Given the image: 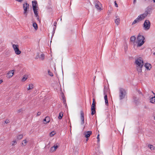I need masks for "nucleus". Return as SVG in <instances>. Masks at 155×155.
<instances>
[{"mask_svg": "<svg viewBox=\"0 0 155 155\" xmlns=\"http://www.w3.org/2000/svg\"><path fill=\"white\" fill-rule=\"evenodd\" d=\"M135 64L136 65L137 69L139 72H141L142 68L144 64L143 61L141 57H139L135 60Z\"/></svg>", "mask_w": 155, "mask_h": 155, "instance_id": "nucleus-1", "label": "nucleus"}, {"mask_svg": "<svg viewBox=\"0 0 155 155\" xmlns=\"http://www.w3.org/2000/svg\"><path fill=\"white\" fill-rule=\"evenodd\" d=\"M145 38L144 37L139 33L137 37V47H140L142 46L144 43Z\"/></svg>", "mask_w": 155, "mask_h": 155, "instance_id": "nucleus-2", "label": "nucleus"}, {"mask_svg": "<svg viewBox=\"0 0 155 155\" xmlns=\"http://www.w3.org/2000/svg\"><path fill=\"white\" fill-rule=\"evenodd\" d=\"M126 91L124 88H120L119 89V97L120 100H121L125 97L127 94Z\"/></svg>", "mask_w": 155, "mask_h": 155, "instance_id": "nucleus-3", "label": "nucleus"}, {"mask_svg": "<svg viewBox=\"0 0 155 155\" xmlns=\"http://www.w3.org/2000/svg\"><path fill=\"white\" fill-rule=\"evenodd\" d=\"M151 10V8L149 7H148L145 10L144 13L143 14H141L139 15L140 16L141 18L143 19L146 17L147 15L149 13V12Z\"/></svg>", "mask_w": 155, "mask_h": 155, "instance_id": "nucleus-4", "label": "nucleus"}, {"mask_svg": "<svg viewBox=\"0 0 155 155\" xmlns=\"http://www.w3.org/2000/svg\"><path fill=\"white\" fill-rule=\"evenodd\" d=\"M140 97L138 96L137 94H134L133 96L134 102L137 104H138L139 103Z\"/></svg>", "mask_w": 155, "mask_h": 155, "instance_id": "nucleus-5", "label": "nucleus"}, {"mask_svg": "<svg viewBox=\"0 0 155 155\" xmlns=\"http://www.w3.org/2000/svg\"><path fill=\"white\" fill-rule=\"evenodd\" d=\"M23 8L24 10L23 14L26 17L27 15V10L29 8V5L28 4L26 3L23 4Z\"/></svg>", "mask_w": 155, "mask_h": 155, "instance_id": "nucleus-6", "label": "nucleus"}, {"mask_svg": "<svg viewBox=\"0 0 155 155\" xmlns=\"http://www.w3.org/2000/svg\"><path fill=\"white\" fill-rule=\"evenodd\" d=\"M18 47V45H17L13 44L12 45V47L15 51V53L17 55L21 53V51L19 50Z\"/></svg>", "mask_w": 155, "mask_h": 155, "instance_id": "nucleus-7", "label": "nucleus"}, {"mask_svg": "<svg viewBox=\"0 0 155 155\" xmlns=\"http://www.w3.org/2000/svg\"><path fill=\"white\" fill-rule=\"evenodd\" d=\"M150 22L148 20H146L143 24L144 27L146 29H149L150 28Z\"/></svg>", "mask_w": 155, "mask_h": 155, "instance_id": "nucleus-8", "label": "nucleus"}, {"mask_svg": "<svg viewBox=\"0 0 155 155\" xmlns=\"http://www.w3.org/2000/svg\"><path fill=\"white\" fill-rule=\"evenodd\" d=\"M33 9L34 11L35 16L37 18V19L38 20H39V16L38 15V12L37 11L38 9L37 8H35L34 6H33Z\"/></svg>", "mask_w": 155, "mask_h": 155, "instance_id": "nucleus-9", "label": "nucleus"}, {"mask_svg": "<svg viewBox=\"0 0 155 155\" xmlns=\"http://www.w3.org/2000/svg\"><path fill=\"white\" fill-rule=\"evenodd\" d=\"M95 8L99 10H101V9L100 7V5L101 4L100 2L98 0H96L94 2Z\"/></svg>", "mask_w": 155, "mask_h": 155, "instance_id": "nucleus-10", "label": "nucleus"}, {"mask_svg": "<svg viewBox=\"0 0 155 155\" xmlns=\"http://www.w3.org/2000/svg\"><path fill=\"white\" fill-rule=\"evenodd\" d=\"M92 134V132L91 131H85L84 133V137L86 138H89Z\"/></svg>", "mask_w": 155, "mask_h": 155, "instance_id": "nucleus-11", "label": "nucleus"}, {"mask_svg": "<svg viewBox=\"0 0 155 155\" xmlns=\"http://www.w3.org/2000/svg\"><path fill=\"white\" fill-rule=\"evenodd\" d=\"M80 113L81 119V124H83L84 123V114L82 110L81 111Z\"/></svg>", "mask_w": 155, "mask_h": 155, "instance_id": "nucleus-12", "label": "nucleus"}, {"mask_svg": "<svg viewBox=\"0 0 155 155\" xmlns=\"http://www.w3.org/2000/svg\"><path fill=\"white\" fill-rule=\"evenodd\" d=\"M143 19L141 18L140 16L139 15L138 17L133 21L132 23V25H133L137 23L139 21L142 20Z\"/></svg>", "mask_w": 155, "mask_h": 155, "instance_id": "nucleus-13", "label": "nucleus"}, {"mask_svg": "<svg viewBox=\"0 0 155 155\" xmlns=\"http://www.w3.org/2000/svg\"><path fill=\"white\" fill-rule=\"evenodd\" d=\"M59 144L58 143H56L53 146L51 147V152H53L55 151L57 148L59 147Z\"/></svg>", "mask_w": 155, "mask_h": 155, "instance_id": "nucleus-14", "label": "nucleus"}, {"mask_svg": "<svg viewBox=\"0 0 155 155\" xmlns=\"http://www.w3.org/2000/svg\"><path fill=\"white\" fill-rule=\"evenodd\" d=\"M14 70H11L10 71L7 73V74L8 75V76H7V77L10 78L12 77L14 74Z\"/></svg>", "mask_w": 155, "mask_h": 155, "instance_id": "nucleus-15", "label": "nucleus"}, {"mask_svg": "<svg viewBox=\"0 0 155 155\" xmlns=\"http://www.w3.org/2000/svg\"><path fill=\"white\" fill-rule=\"evenodd\" d=\"M144 66L148 70H150L152 68L151 64L149 63H146L144 64Z\"/></svg>", "mask_w": 155, "mask_h": 155, "instance_id": "nucleus-16", "label": "nucleus"}, {"mask_svg": "<svg viewBox=\"0 0 155 155\" xmlns=\"http://www.w3.org/2000/svg\"><path fill=\"white\" fill-rule=\"evenodd\" d=\"M104 94L105 95L104 98L105 101V103L106 105L107 106L108 105V101L107 100V95L105 94L104 91Z\"/></svg>", "mask_w": 155, "mask_h": 155, "instance_id": "nucleus-17", "label": "nucleus"}, {"mask_svg": "<svg viewBox=\"0 0 155 155\" xmlns=\"http://www.w3.org/2000/svg\"><path fill=\"white\" fill-rule=\"evenodd\" d=\"M43 121L45 122H44L45 124H46L49 123L50 121V118L49 117H46L45 119L43 120Z\"/></svg>", "mask_w": 155, "mask_h": 155, "instance_id": "nucleus-18", "label": "nucleus"}, {"mask_svg": "<svg viewBox=\"0 0 155 155\" xmlns=\"http://www.w3.org/2000/svg\"><path fill=\"white\" fill-rule=\"evenodd\" d=\"M91 114L92 115H94L96 113L95 107H91Z\"/></svg>", "mask_w": 155, "mask_h": 155, "instance_id": "nucleus-19", "label": "nucleus"}, {"mask_svg": "<svg viewBox=\"0 0 155 155\" xmlns=\"http://www.w3.org/2000/svg\"><path fill=\"white\" fill-rule=\"evenodd\" d=\"M150 102L153 104H155V96L152 97L150 99Z\"/></svg>", "mask_w": 155, "mask_h": 155, "instance_id": "nucleus-20", "label": "nucleus"}, {"mask_svg": "<svg viewBox=\"0 0 155 155\" xmlns=\"http://www.w3.org/2000/svg\"><path fill=\"white\" fill-rule=\"evenodd\" d=\"M37 4V2L36 1H32V8H33V6L35 7V8H37V7L36 6V5Z\"/></svg>", "mask_w": 155, "mask_h": 155, "instance_id": "nucleus-21", "label": "nucleus"}, {"mask_svg": "<svg viewBox=\"0 0 155 155\" xmlns=\"http://www.w3.org/2000/svg\"><path fill=\"white\" fill-rule=\"evenodd\" d=\"M148 147L151 150H155V147L152 145L149 144L148 145Z\"/></svg>", "mask_w": 155, "mask_h": 155, "instance_id": "nucleus-22", "label": "nucleus"}, {"mask_svg": "<svg viewBox=\"0 0 155 155\" xmlns=\"http://www.w3.org/2000/svg\"><path fill=\"white\" fill-rule=\"evenodd\" d=\"M102 153V152L99 149H98L96 152V153L97 155H101Z\"/></svg>", "mask_w": 155, "mask_h": 155, "instance_id": "nucleus-23", "label": "nucleus"}, {"mask_svg": "<svg viewBox=\"0 0 155 155\" xmlns=\"http://www.w3.org/2000/svg\"><path fill=\"white\" fill-rule=\"evenodd\" d=\"M23 142H24V143L22 142L21 143V145L23 146H25L27 143V141L26 140H23Z\"/></svg>", "mask_w": 155, "mask_h": 155, "instance_id": "nucleus-24", "label": "nucleus"}, {"mask_svg": "<svg viewBox=\"0 0 155 155\" xmlns=\"http://www.w3.org/2000/svg\"><path fill=\"white\" fill-rule=\"evenodd\" d=\"M96 102H95V99L93 98V103L91 105V107H96Z\"/></svg>", "mask_w": 155, "mask_h": 155, "instance_id": "nucleus-25", "label": "nucleus"}, {"mask_svg": "<svg viewBox=\"0 0 155 155\" xmlns=\"http://www.w3.org/2000/svg\"><path fill=\"white\" fill-rule=\"evenodd\" d=\"M23 137V135L22 134H20L17 136V139L18 140L21 139Z\"/></svg>", "mask_w": 155, "mask_h": 155, "instance_id": "nucleus-26", "label": "nucleus"}, {"mask_svg": "<svg viewBox=\"0 0 155 155\" xmlns=\"http://www.w3.org/2000/svg\"><path fill=\"white\" fill-rule=\"evenodd\" d=\"M136 38L134 36H132L130 38V41L132 42H134Z\"/></svg>", "mask_w": 155, "mask_h": 155, "instance_id": "nucleus-27", "label": "nucleus"}, {"mask_svg": "<svg viewBox=\"0 0 155 155\" xmlns=\"http://www.w3.org/2000/svg\"><path fill=\"white\" fill-rule=\"evenodd\" d=\"M33 85L32 84H30L29 85L28 88V90L31 89L33 88Z\"/></svg>", "mask_w": 155, "mask_h": 155, "instance_id": "nucleus-28", "label": "nucleus"}, {"mask_svg": "<svg viewBox=\"0 0 155 155\" xmlns=\"http://www.w3.org/2000/svg\"><path fill=\"white\" fill-rule=\"evenodd\" d=\"M137 93L136 94H137L138 96L140 97V95L143 96V94L140 91L137 89Z\"/></svg>", "mask_w": 155, "mask_h": 155, "instance_id": "nucleus-29", "label": "nucleus"}, {"mask_svg": "<svg viewBox=\"0 0 155 155\" xmlns=\"http://www.w3.org/2000/svg\"><path fill=\"white\" fill-rule=\"evenodd\" d=\"M63 116V113L61 112L59 113V116L58 117V118L59 119H61Z\"/></svg>", "mask_w": 155, "mask_h": 155, "instance_id": "nucleus-30", "label": "nucleus"}, {"mask_svg": "<svg viewBox=\"0 0 155 155\" xmlns=\"http://www.w3.org/2000/svg\"><path fill=\"white\" fill-rule=\"evenodd\" d=\"M120 20L119 18H117L115 20V22L116 24L117 25H118V24L120 23Z\"/></svg>", "mask_w": 155, "mask_h": 155, "instance_id": "nucleus-31", "label": "nucleus"}, {"mask_svg": "<svg viewBox=\"0 0 155 155\" xmlns=\"http://www.w3.org/2000/svg\"><path fill=\"white\" fill-rule=\"evenodd\" d=\"M55 134L56 133L55 131H53L50 133L49 135L51 137H52L54 136Z\"/></svg>", "mask_w": 155, "mask_h": 155, "instance_id": "nucleus-32", "label": "nucleus"}, {"mask_svg": "<svg viewBox=\"0 0 155 155\" xmlns=\"http://www.w3.org/2000/svg\"><path fill=\"white\" fill-rule=\"evenodd\" d=\"M33 26L35 29H37L38 25L36 23H33Z\"/></svg>", "mask_w": 155, "mask_h": 155, "instance_id": "nucleus-33", "label": "nucleus"}, {"mask_svg": "<svg viewBox=\"0 0 155 155\" xmlns=\"http://www.w3.org/2000/svg\"><path fill=\"white\" fill-rule=\"evenodd\" d=\"M45 55L43 54H42L40 55V58L42 60H43L44 58Z\"/></svg>", "mask_w": 155, "mask_h": 155, "instance_id": "nucleus-34", "label": "nucleus"}, {"mask_svg": "<svg viewBox=\"0 0 155 155\" xmlns=\"http://www.w3.org/2000/svg\"><path fill=\"white\" fill-rule=\"evenodd\" d=\"M17 143V142L16 140H13L12 142V146H13L14 144Z\"/></svg>", "mask_w": 155, "mask_h": 155, "instance_id": "nucleus-35", "label": "nucleus"}, {"mask_svg": "<svg viewBox=\"0 0 155 155\" xmlns=\"http://www.w3.org/2000/svg\"><path fill=\"white\" fill-rule=\"evenodd\" d=\"M48 72L50 76H53V74L49 70H48Z\"/></svg>", "mask_w": 155, "mask_h": 155, "instance_id": "nucleus-36", "label": "nucleus"}, {"mask_svg": "<svg viewBox=\"0 0 155 155\" xmlns=\"http://www.w3.org/2000/svg\"><path fill=\"white\" fill-rule=\"evenodd\" d=\"M57 22H55L54 23V27L53 28V29H55L56 28V26L57 25Z\"/></svg>", "mask_w": 155, "mask_h": 155, "instance_id": "nucleus-37", "label": "nucleus"}, {"mask_svg": "<svg viewBox=\"0 0 155 155\" xmlns=\"http://www.w3.org/2000/svg\"><path fill=\"white\" fill-rule=\"evenodd\" d=\"M10 120L8 119H6V120L5 121V123L6 124L10 123Z\"/></svg>", "mask_w": 155, "mask_h": 155, "instance_id": "nucleus-38", "label": "nucleus"}, {"mask_svg": "<svg viewBox=\"0 0 155 155\" xmlns=\"http://www.w3.org/2000/svg\"><path fill=\"white\" fill-rule=\"evenodd\" d=\"M27 78L26 77H24L22 79V81L23 82L25 81L27 79Z\"/></svg>", "mask_w": 155, "mask_h": 155, "instance_id": "nucleus-39", "label": "nucleus"}, {"mask_svg": "<svg viewBox=\"0 0 155 155\" xmlns=\"http://www.w3.org/2000/svg\"><path fill=\"white\" fill-rule=\"evenodd\" d=\"M55 30H53L52 32L51 33V38H52L54 35V34L55 32Z\"/></svg>", "mask_w": 155, "mask_h": 155, "instance_id": "nucleus-40", "label": "nucleus"}, {"mask_svg": "<svg viewBox=\"0 0 155 155\" xmlns=\"http://www.w3.org/2000/svg\"><path fill=\"white\" fill-rule=\"evenodd\" d=\"M22 111H23V110H22V109L21 108V109H19L18 110L17 112H18V113H20L22 112Z\"/></svg>", "mask_w": 155, "mask_h": 155, "instance_id": "nucleus-41", "label": "nucleus"}, {"mask_svg": "<svg viewBox=\"0 0 155 155\" xmlns=\"http://www.w3.org/2000/svg\"><path fill=\"white\" fill-rule=\"evenodd\" d=\"M97 142H99L100 141L99 134H98L97 136Z\"/></svg>", "mask_w": 155, "mask_h": 155, "instance_id": "nucleus-42", "label": "nucleus"}, {"mask_svg": "<svg viewBox=\"0 0 155 155\" xmlns=\"http://www.w3.org/2000/svg\"><path fill=\"white\" fill-rule=\"evenodd\" d=\"M114 4H115V6L117 7H118V5L117 3H116V1H115L114 2Z\"/></svg>", "mask_w": 155, "mask_h": 155, "instance_id": "nucleus-43", "label": "nucleus"}, {"mask_svg": "<svg viewBox=\"0 0 155 155\" xmlns=\"http://www.w3.org/2000/svg\"><path fill=\"white\" fill-rule=\"evenodd\" d=\"M62 99L63 100L65 99V98L64 97V96L63 94H62Z\"/></svg>", "mask_w": 155, "mask_h": 155, "instance_id": "nucleus-44", "label": "nucleus"}, {"mask_svg": "<svg viewBox=\"0 0 155 155\" xmlns=\"http://www.w3.org/2000/svg\"><path fill=\"white\" fill-rule=\"evenodd\" d=\"M41 114V112H38V113L37 114V116H39Z\"/></svg>", "mask_w": 155, "mask_h": 155, "instance_id": "nucleus-45", "label": "nucleus"}, {"mask_svg": "<svg viewBox=\"0 0 155 155\" xmlns=\"http://www.w3.org/2000/svg\"><path fill=\"white\" fill-rule=\"evenodd\" d=\"M63 103H64V104H66V100L65 99V100H63Z\"/></svg>", "mask_w": 155, "mask_h": 155, "instance_id": "nucleus-46", "label": "nucleus"}, {"mask_svg": "<svg viewBox=\"0 0 155 155\" xmlns=\"http://www.w3.org/2000/svg\"><path fill=\"white\" fill-rule=\"evenodd\" d=\"M136 0H134L133 3L134 4L136 2Z\"/></svg>", "mask_w": 155, "mask_h": 155, "instance_id": "nucleus-47", "label": "nucleus"}, {"mask_svg": "<svg viewBox=\"0 0 155 155\" xmlns=\"http://www.w3.org/2000/svg\"><path fill=\"white\" fill-rule=\"evenodd\" d=\"M127 46H125V50L126 51V49H127Z\"/></svg>", "mask_w": 155, "mask_h": 155, "instance_id": "nucleus-48", "label": "nucleus"}, {"mask_svg": "<svg viewBox=\"0 0 155 155\" xmlns=\"http://www.w3.org/2000/svg\"><path fill=\"white\" fill-rule=\"evenodd\" d=\"M88 139H89L88 138H86V142L88 140Z\"/></svg>", "mask_w": 155, "mask_h": 155, "instance_id": "nucleus-49", "label": "nucleus"}, {"mask_svg": "<svg viewBox=\"0 0 155 155\" xmlns=\"http://www.w3.org/2000/svg\"><path fill=\"white\" fill-rule=\"evenodd\" d=\"M2 80H0V84H1V83H2Z\"/></svg>", "mask_w": 155, "mask_h": 155, "instance_id": "nucleus-50", "label": "nucleus"}, {"mask_svg": "<svg viewBox=\"0 0 155 155\" xmlns=\"http://www.w3.org/2000/svg\"><path fill=\"white\" fill-rule=\"evenodd\" d=\"M152 92L153 93V94L154 95V96H155V94L153 91H152Z\"/></svg>", "mask_w": 155, "mask_h": 155, "instance_id": "nucleus-51", "label": "nucleus"}, {"mask_svg": "<svg viewBox=\"0 0 155 155\" xmlns=\"http://www.w3.org/2000/svg\"><path fill=\"white\" fill-rule=\"evenodd\" d=\"M153 2L154 3H155V0H153Z\"/></svg>", "mask_w": 155, "mask_h": 155, "instance_id": "nucleus-52", "label": "nucleus"}, {"mask_svg": "<svg viewBox=\"0 0 155 155\" xmlns=\"http://www.w3.org/2000/svg\"><path fill=\"white\" fill-rule=\"evenodd\" d=\"M95 78H96V77L95 76V77H94V81L95 80Z\"/></svg>", "mask_w": 155, "mask_h": 155, "instance_id": "nucleus-53", "label": "nucleus"}, {"mask_svg": "<svg viewBox=\"0 0 155 155\" xmlns=\"http://www.w3.org/2000/svg\"><path fill=\"white\" fill-rule=\"evenodd\" d=\"M154 119L155 120V116L154 117Z\"/></svg>", "mask_w": 155, "mask_h": 155, "instance_id": "nucleus-54", "label": "nucleus"}, {"mask_svg": "<svg viewBox=\"0 0 155 155\" xmlns=\"http://www.w3.org/2000/svg\"><path fill=\"white\" fill-rule=\"evenodd\" d=\"M153 54L154 55H155V52Z\"/></svg>", "mask_w": 155, "mask_h": 155, "instance_id": "nucleus-55", "label": "nucleus"}, {"mask_svg": "<svg viewBox=\"0 0 155 155\" xmlns=\"http://www.w3.org/2000/svg\"><path fill=\"white\" fill-rule=\"evenodd\" d=\"M50 35V33H49V34H48V35Z\"/></svg>", "mask_w": 155, "mask_h": 155, "instance_id": "nucleus-56", "label": "nucleus"}]
</instances>
